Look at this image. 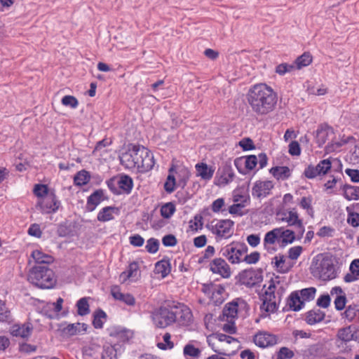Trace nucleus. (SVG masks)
I'll return each instance as SVG.
<instances>
[{
  "label": "nucleus",
  "instance_id": "obj_7",
  "mask_svg": "<svg viewBox=\"0 0 359 359\" xmlns=\"http://www.w3.org/2000/svg\"><path fill=\"white\" fill-rule=\"evenodd\" d=\"M151 319L158 328H165L177 321V314L165 306H161L151 313Z\"/></svg>",
  "mask_w": 359,
  "mask_h": 359
},
{
  "label": "nucleus",
  "instance_id": "obj_58",
  "mask_svg": "<svg viewBox=\"0 0 359 359\" xmlns=\"http://www.w3.org/2000/svg\"><path fill=\"white\" fill-rule=\"evenodd\" d=\"M294 65H289L287 63H282L276 67V72L279 75H284L287 72H290L294 69Z\"/></svg>",
  "mask_w": 359,
  "mask_h": 359
},
{
  "label": "nucleus",
  "instance_id": "obj_26",
  "mask_svg": "<svg viewBox=\"0 0 359 359\" xmlns=\"http://www.w3.org/2000/svg\"><path fill=\"white\" fill-rule=\"evenodd\" d=\"M120 210L115 206H106L102 208L97 216L98 221L102 222H109L114 219V215H119Z\"/></svg>",
  "mask_w": 359,
  "mask_h": 359
},
{
  "label": "nucleus",
  "instance_id": "obj_18",
  "mask_svg": "<svg viewBox=\"0 0 359 359\" xmlns=\"http://www.w3.org/2000/svg\"><path fill=\"white\" fill-rule=\"evenodd\" d=\"M117 184L118 188L121 190V191H116V189H113L111 187V183L109 182L108 183V187L110 189V190L114 194L124 193L126 194H129L131 192L133 187V180L130 176L127 175H122L118 177Z\"/></svg>",
  "mask_w": 359,
  "mask_h": 359
},
{
  "label": "nucleus",
  "instance_id": "obj_14",
  "mask_svg": "<svg viewBox=\"0 0 359 359\" xmlns=\"http://www.w3.org/2000/svg\"><path fill=\"white\" fill-rule=\"evenodd\" d=\"M274 183L271 180H257L252 188V196L257 199H262L271 194Z\"/></svg>",
  "mask_w": 359,
  "mask_h": 359
},
{
  "label": "nucleus",
  "instance_id": "obj_54",
  "mask_svg": "<svg viewBox=\"0 0 359 359\" xmlns=\"http://www.w3.org/2000/svg\"><path fill=\"white\" fill-rule=\"evenodd\" d=\"M338 338L343 341H349L353 339V334L350 327L340 329L337 333Z\"/></svg>",
  "mask_w": 359,
  "mask_h": 359
},
{
  "label": "nucleus",
  "instance_id": "obj_49",
  "mask_svg": "<svg viewBox=\"0 0 359 359\" xmlns=\"http://www.w3.org/2000/svg\"><path fill=\"white\" fill-rule=\"evenodd\" d=\"M51 191L52 190H50L47 185L41 184H35L33 189L34 194L38 199H41L42 197H46Z\"/></svg>",
  "mask_w": 359,
  "mask_h": 359
},
{
  "label": "nucleus",
  "instance_id": "obj_46",
  "mask_svg": "<svg viewBox=\"0 0 359 359\" xmlns=\"http://www.w3.org/2000/svg\"><path fill=\"white\" fill-rule=\"evenodd\" d=\"M347 222L353 227L359 226V213L353 211L351 207H346Z\"/></svg>",
  "mask_w": 359,
  "mask_h": 359
},
{
  "label": "nucleus",
  "instance_id": "obj_32",
  "mask_svg": "<svg viewBox=\"0 0 359 359\" xmlns=\"http://www.w3.org/2000/svg\"><path fill=\"white\" fill-rule=\"evenodd\" d=\"M344 197L348 201L359 200V187L345 184H341Z\"/></svg>",
  "mask_w": 359,
  "mask_h": 359
},
{
  "label": "nucleus",
  "instance_id": "obj_3",
  "mask_svg": "<svg viewBox=\"0 0 359 359\" xmlns=\"http://www.w3.org/2000/svg\"><path fill=\"white\" fill-rule=\"evenodd\" d=\"M311 273L315 277L324 281L334 279L337 276V271L332 257L326 255L321 259H318L312 265Z\"/></svg>",
  "mask_w": 359,
  "mask_h": 359
},
{
  "label": "nucleus",
  "instance_id": "obj_44",
  "mask_svg": "<svg viewBox=\"0 0 359 359\" xmlns=\"http://www.w3.org/2000/svg\"><path fill=\"white\" fill-rule=\"evenodd\" d=\"M174 170L173 167H171L169 169V175L167 177V180L164 184V189L166 192L168 193H172L175 189V185H176V180L173 174H172V171Z\"/></svg>",
  "mask_w": 359,
  "mask_h": 359
},
{
  "label": "nucleus",
  "instance_id": "obj_40",
  "mask_svg": "<svg viewBox=\"0 0 359 359\" xmlns=\"http://www.w3.org/2000/svg\"><path fill=\"white\" fill-rule=\"evenodd\" d=\"M296 291L299 293L298 294L304 303L305 302H310L314 299L316 289L313 287H311Z\"/></svg>",
  "mask_w": 359,
  "mask_h": 359
},
{
  "label": "nucleus",
  "instance_id": "obj_5",
  "mask_svg": "<svg viewBox=\"0 0 359 359\" xmlns=\"http://www.w3.org/2000/svg\"><path fill=\"white\" fill-rule=\"evenodd\" d=\"M248 246L244 243L232 242L221 249V254L231 264L242 262V256L247 253Z\"/></svg>",
  "mask_w": 359,
  "mask_h": 359
},
{
  "label": "nucleus",
  "instance_id": "obj_57",
  "mask_svg": "<svg viewBox=\"0 0 359 359\" xmlns=\"http://www.w3.org/2000/svg\"><path fill=\"white\" fill-rule=\"evenodd\" d=\"M245 207L243 204L235 203L229 206V212L233 215L243 216L245 214L243 210Z\"/></svg>",
  "mask_w": 359,
  "mask_h": 359
},
{
  "label": "nucleus",
  "instance_id": "obj_35",
  "mask_svg": "<svg viewBox=\"0 0 359 359\" xmlns=\"http://www.w3.org/2000/svg\"><path fill=\"white\" fill-rule=\"evenodd\" d=\"M197 174L203 180H210L214 174L215 170L212 167H208L206 163H201L196 165Z\"/></svg>",
  "mask_w": 359,
  "mask_h": 359
},
{
  "label": "nucleus",
  "instance_id": "obj_36",
  "mask_svg": "<svg viewBox=\"0 0 359 359\" xmlns=\"http://www.w3.org/2000/svg\"><path fill=\"white\" fill-rule=\"evenodd\" d=\"M312 203L313 197L311 195L302 197L298 202L299 207L302 209L305 210L306 214L309 215L311 218H313L315 211L312 205Z\"/></svg>",
  "mask_w": 359,
  "mask_h": 359
},
{
  "label": "nucleus",
  "instance_id": "obj_13",
  "mask_svg": "<svg viewBox=\"0 0 359 359\" xmlns=\"http://www.w3.org/2000/svg\"><path fill=\"white\" fill-rule=\"evenodd\" d=\"M332 168V161L327 158L320 161L317 165H309L305 168L304 175L308 179H313L318 175H325Z\"/></svg>",
  "mask_w": 359,
  "mask_h": 359
},
{
  "label": "nucleus",
  "instance_id": "obj_53",
  "mask_svg": "<svg viewBox=\"0 0 359 359\" xmlns=\"http://www.w3.org/2000/svg\"><path fill=\"white\" fill-rule=\"evenodd\" d=\"M190 177L189 171L186 168H182L177 172L178 185L184 188Z\"/></svg>",
  "mask_w": 359,
  "mask_h": 359
},
{
  "label": "nucleus",
  "instance_id": "obj_6",
  "mask_svg": "<svg viewBox=\"0 0 359 359\" xmlns=\"http://www.w3.org/2000/svg\"><path fill=\"white\" fill-rule=\"evenodd\" d=\"M249 310L248 303L242 299H236L225 305L223 309V316L229 323H231L238 316H245Z\"/></svg>",
  "mask_w": 359,
  "mask_h": 359
},
{
  "label": "nucleus",
  "instance_id": "obj_42",
  "mask_svg": "<svg viewBox=\"0 0 359 359\" xmlns=\"http://www.w3.org/2000/svg\"><path fill=\"white\" fill-rule=\"evenodd\" d=\"M77 307V313L79 316H83L90 313L89 304L88 298L83 297L79 299L76 304Z\"/></svg>",
  "mask_w": 359,
  "mask_h": 359
},
{
  "label": "nucleus",
  "instance_id": "obj_50",
  "mask_svg": "<svg viewBox=\"0 0 359 359\" xmlns=\"http://www.w3.org/2000/svg\"><path fill=\"white\" fill-rule=\"evenodd\" d=\"M100 349V345L95 343H92L83 347L82 353L84 355L88 357H94L97 353H99Z\"/></svg>",
  "mask_w": 359,
  "mask_h": 359
},
{
  "label": "nucleus",
  "instance_id": "obj_61",
  "mask_svg": "<svg viewBox=\"0 0 359 359\" xmlns=\"http://www.w3.org/2000/svg\"><path fill=\"white\" fill-rule=\"evenodd\" d=\"M245 168L249 170H253L257 164V158L255 155H250L245 158Z\"/></svg>",
  "mask_w": 359,
  "mask_h": 359
},
{
  "label": "nucleus",
  "instance_id": "obj_9",
  "mask_svg": "<svg viewBox=\"0 0 359 359\" xmlns=\"http://www.w3.org/2000/svg\"><path fill=\"white\" fill-rule=\"evenodd\" d=\"M37 206L42 214L55 213L61 206V202L58 199L54 190H52L46 197L38 199Z\"/></svg>",
  "mask_w": 359,
  "mask_h": 359
},
{
  "label": "nucleus",
  "instance_id": "obj_12",
  "mask_svg": "<svg viewBox=\"0 0 359 359\" xmlns=\"http://www.w3.org/2000/svg\"><path fill=\"white\" fill-rule=\"evenodd\" d=\"M238 278L239 283L248 287H254L263 280L262 271L253 269L242 271L238 273Z\"/></svg>",
  "mask_w": 359,
  "mask_h": 359
},
{
  "label": "nucleus",
  "instance_id": "obj_22",
  "mask_svg": "<svg viewBox=\"0 0 359 359\" xmlns=\"http://www.w3.org/2000/svg\"><path fill=\"white\" fill-rule=\"evenodd\" d=\"M280 230L278 228H275L268 231L264 238L263 245L265 250L268 252H272L276 250V248L273 245L276 243H280Z\"/></svg>",
  "mask_w": 359,
  "mask_h": 359
},
{
  "label": "nucleus",
  "instance_id": "obj_60",
  "mask_svg": "<svg viewBox=\"0 0 359 359\" xmlns=\"http://www.w3.org/2000/svg\"><path fill=\"white\" fill-rule=\"evenodd\" d=\"M162 243L165 247H173L177 243L176 237L172 234H168L163 237Z\"/></svg>",
  "mask_w": 359,
  "mask_h": 359
},
{
  "label": "nucleus",
  "instance_id": "obj_16",
  "mask_svg": "<svg viewBox=\"0 0 359 359\" xmlns=\"http://www.w3.org/2000/svg\"><path fill=\"white\" fill-rule=\"evenodd\" d=\"M253 342L260 348H268L276 345L278 337L273 334L266 331H259L253 337Z\"/></svg>",
  "mask_w": 359,
  "mask_h": 359
},
{
  "label": "nucleus",
  "instance_id": "obj_1",
  "mask_svg": "<svg viewBox=\"0 0 359 359\" xmlns=\"http://www.w3.org/2000/svg\"><path fill=\"white\" fill-rule=\"evenodd\" d=\"M277 95L265 83L252 86L247 93V100L252 111L257 116H265L276 107Z\"/></svg>",
  "mask_w": 359,
  "mask_h": 359
},
{
  "label": "nucleus",
  "instance_id": "obj_51",
  "mask_svg": "<svg viewBox=\"0 0 359 359\" xmlns=\"http://www.w3.org/2000/svg\"><path fill=\"white\" fill-rule=\"evenodd\" d=\"M344 316V318H346L349 321H352L356 318L358 320L359 308H358V306L355 305H350L345 310Z\"/></svg>",
  "mask_w": 359,
  "mask_h": 359
},
{
  "label": "nucleus",
  "instance_id": "obj_55",
  "mask_svg": "<svg viewBox=\"0 0 359 359\" xmlns=\"http://www.w3.org/2000/svg\"><path fill=\"white\" fill-rule=\"evenodd\" d=\"M159 245L160 243L158 239L150 238L147 241L145 249L149 253L154 254L158 250Z\"/></svg>",
  "mask_w": 359,
  "mask_h": 359
},
{
  "label": "nucleus",
  "instance_id": "obj_38",
  "mask_svg": "<svg viewBox=\"0 0 359 359\" xmlns=\"http://www.w3.org/2000/svg\"><path fill=\"white\" fill-rule=\"evenodd\" d=\"M31 256L35 262L38 264L37 265H40L41 264H50L53 262L52 256L44 253L39 250L32 251Z\"/></svg>",
  "mask_w": 359,
  "mask_h": 359
},
{
  "label": "nucleus",
  "instance_id": "obj_63",
  "mask_svg": "<svg viewBox=\"0 0 359 359\" xmlns=\"http://www.w3.org/2000/svg\"><path fill=\"white\" fill-rule=\"evenodd\" d=\"M27 233L29 236L40 238L42 235V231L41 230L40 225L38 224H32L28 229Z\"/></svg>",
  "mask_w": 359,
  "mask_h": 359
},
{
  "label": "nucleus",
  "instance_id": "obj_29",
  "mask_svg": "<svg viewBox=\"0 0 359 359\" xmlns=\"http://www.w3.org/2000/svg\"><path fill=\"white\" fill-rule=\"evenodd\" d=\"M278 230H280V246H285L287 244L292 243L297 238L296 229L294 231H292L288 229H285L284 227H278Z\"/></svg>",
  "mask_w": 359,
  "mask_h": 359
},
{
  "label": "nucleus",
  "instance_id": "obj_17",
  "mask_svg": "<svg viewBox=\"0 0 359 359\" xmlns=\"http://www.w3.org/2000/svg\"><path fill=\"white\" fill-rule=\"evenodd\" d=\"M210 269L213 273L219 274L224 278L231 276V269L226 262L222 258L214 259L210 265Z\"/></svg>",
  "mask_w": 359,
  "mask_h": 359
},
{
  "label": "nucleus",
  "instance_id": "obj_15",
  "mask_svg": "<svg viewBox=\"0 0 359 359\" xmlns=\"http://www.w3.org/2000/svg\"><path fill=\"white\" fill-rule=\"evenodd\" d=\"M235 174L231 165L224 164L217 172L215 177V184L219 187H224L233 180Z\"/></svg>",
  "mask_w": 359,
  "mask_h": 359
},
{
  "label": "nucleus",
  "instance_id": "obj_56",
  "mask_svg": "<svg viewBox=\"0 0 359 359\" xmlns=\"http://www.w3.org/2000/svg\"><path fill=\"white\" fill-rule=\"evenodd\" d=\"M61 102L65 106H69L73 109H75L79 105L77 99L72 95H65L62 97Z\"/></svg>",
  "mask_w": 359,
  "mask_h": 359
},
{
  "label": "nucleus",
  "instance_id": "obj_41",
  "mask_svg": "<svg viewBox=\"0 0 359 359\" xmlns=\"http://www.w3.org/2000/svg\"><path fill=\"white\" fill-rule=\"evenodd\" d=\"M102 359H117V351L114 346L106 344L103 346Z\"/></svg>",
  "mask_w": 359,
  "mask_h": 359
},
{
  "label": "nucleus",
  "instance_id": "obj_34",
  "mask_svg": "<svg viewBox=\"0 0 359 359\" xmlns=\"http://www.w3.org/2000/svg\"><path fill=\"white\" fill-rule=\"evenodd\" d=\"M270 173L278 180H285L288 179L290 175V170L287 166H276L269 170Z\"/></svg>",
  "mask_w": 359,
  "mask_h": 359
},
{
  "label": "nucleus",
  "instance_id": "obj_33",
  "mask_svg": "<svg viewBox=\"0 0 359 359\" xmlns=\"http://www.w3.org/2000/svg\"><path fill=\"white\" fill-rule=\"evenodd\" d=\"M233 201L247 206L250 203L249 194L242 188L235 189L232 193Z\"/></svg>",
  "mask_w": 359,
  "mask_h": 359
},
{
  "label": "nucleus",
  "instance_id": "obj_28",
  "mask_svg": "<svg viewBox=\"0 0 359 359\" xmlns=\"http://www.w3.org/2000/svg\"><path fill=\"white\" fill-rule=\"evenodd\" d=\"M325 313L320 309L314 308L305 314V321L307 324L312 325L320 323L324 320Z\"/></svg>",
  "mask_w": 359,
  "mask_h": 359
},
{
  "label": "nucleus",
  "instance_id": "obj_43",
  "mask_svg": "<svg viewBox=\"0 0 359 359\" xmlns=\"http://www.w3.org/2000/svg\"><path fill=\"white\" fill-rule=\"evenodd\" d=\"M312 62V56L309 53H304L302 55L299 56L294 64L297 69H300L304 67L309 65Z\"/></svg>",
  "mask_w": 359,
  "mask_h": 359
},
{
  "label": "nucleus",
  "instance_id": "obj_47",
  "mask_svg": "<svg viewBox=\"0 0 359 359\" xmlns=\"http://www.w3.org/2000/svg\"><path fill=\"white\" fill-rule=\"evenodd\" d=\"M155 269L157 273L165 277L170 271V264L168 261L161 260L156 264Z\"/></svg>",
  "mask_w": 359,
  "mask_h": 359
},
{
  "label": "nucleus",
  "instance_id": "obj_45",
  "mask_svg": "<svg viewBox=\"0 0 359 359\" xmlns=\"http://www.w3.org/2000/svg\"><path fill=\"white\" fill-rule=\"evenodd\" d=\"M176 210L175 205L172 203H166L161 208V215L163 218H170Z\"/></svg>",
  "mask_w": 359,
  "mask_h": 359
},
{
  "label": "nucleus",
  "instance_id": "obj_27",
  "mask_svg": "<svg viewBox=\"0 0 359 359\" xmlns=\"http://www.w3.org/2000/svg\"><path fill=\"white\" fill-rule=\"evenodd\" d=\"M88 325L86 323H71L68 324L62 330V333L66 337H72L81 332H86Z\"/></svg>",
  "mask_w": 359,
  "mask_h": 359
},
{
  "label": "nucleus",
  "instance_id": "obj_23",
  "mask_svg": "<svg viewBox=\"0 0 359 359\" xmlns=\"http://www.w3.org/2000/svg\"><path fill=\"white\" fill-rule=\"evenodd\" d=\"M172 309H175L174 312L177 314V321L180 324L187 325L190 323L191 319V312L190 309L185 305L177 304L172 306Z\"/></svg>",
  "mask_w": 359,
  "mask_h": 359
},
{
  "label": "nucleus",
  "instance_id": "obj_31",
  "mask_svg": "<svg viewBox=\"0 0 359 359\" xmlns=\"http://www.w3.org/2000/svg\"><path fill=\"white\" fill-rule=\"evenodd\" d=\"M350 273H346L344 277L346 283H352L359 280V259L351 262L349 266Z\"/></svg>",
  "mask_w": 359,
  "mask_h": 359
},
{
  "label": "nucleus",
  "instance_id": "obj_59",
  "mask_svg": "<svg viewBox=\"0 0 359 359\" xmlns=\"http://www.w3.org/2000/svg\"><path fill=\"white\" fill-rule=\"evenodd\" d=\"M329 129L319 128L317 130L316 139L319 144H323L327 140Z\"/></svg>",
  "mask_w": 359,
  "mask_h": 359
},
{
  "label": "nucleus",
  "instance_id": "obj_48",
  "mask_svg": "<svg viewBox=\"0 0 359 359\" xmlns=\"http://www.w3.org/2000/svg\"><path fill=\"white\" fill-rule=\"evenodd\" d=\"M106 318L107 314L104 311L101 309L96 311L94 313V318L93 320L94 327L96 329L102 328L104 324L102 319H105Z\"/></svg>",
  "mask_w": 359,
  "mask_h": 359
},
{
  "label": "nucleus",
  "instance_id": "obj_37",
  "mask_svg": "<svg viewBox=\"0 0 359 359\" xmlns=\"http://www.w3.org/2000/svg\"><path fill=\"white\" fill-rule=\"evenodd\" d=\"M13 322V318L11 311L6 306L5 302L0 299V323L11 325Z\"/></svg>",
  "mask_w": 359,
  "mask_h": 359
},
{
  "label": "nucleus",
  "instance_id": "obj_25",
  "mask_svg": "<svg viewBox=\"0 0 359 359\" xmlns=\"http://www.w3.org/2000/svg\"><path fill=\"white\" fill-rule=\"evenodd\" d=\"M104 199V191L101 189L95 190L87 198L86 209L90 212L93 211Z\"/></svg>",
  "mask_w": 359,
  "mask_h": 359
},
{
  "label": "nucleus",
  "instance_id": "obj_10",
  "mask_svg": "<svg viewBox=\"0 0 359 359\" xmlns=\"http://www.w3.org/2000/svg\"><path fill=\"white\" fill-rule=\"evenodd\" d=\"M283 222H285L288 226H293L296 229L297 239H301L305 231L303 220L299 218L295 208L286 210L283 212Z\"/></svg>",
  "mask_w": 359,
  "mask_h": 359
},
{
  "label": "nucleus",
  "instance_id": "obj_2",
  "mask_svg": "<svg viewBox=\"0 0 359 359\" xmlns=\"http://www.w3.org/2000/svg\"><path fill=\"white\" fill-rule=\"evenodd\" d=\"M27 280L41 289L53 288L57 283L55 273L44 265H35L29 271Z\"/></svg>",
  "mask_w": 359,
  "mask_h": 359
},
{
  "label": "nucleus",
  "instance_id": "obj_39",
  "mask_svg": "<svg viewBox=\"0 0 359 359\" xmlns=\"http://www.w3.org/2000/svg\"><path fill=\"white\" fill-rule=\"evenodd\" d=\"M90 179L89 172L86 170L79 171L74 177V183L76 186L81 187L88 183Z\"/></svg>",
  "mask_w": 359,
  "mask_h": 359
},
{
  "label": "nucleus",
  "instance_id": "obj_21",
  "mask_svg": "<svg viewBox=\"0 0 359 359\" xmlns=\"http://www.w3.org/2000/svg\"><path fill=\"white\" fill-rule=\"evenodd\" d=\"M200 343L195 340L189 341L183 348V355L186 359H198L202 350L198 347Z\"/></svg>",
  "mask_w": 359,
  "mask_h": 359
},
{
  "label": "nucleus",
  "instance_id": "obj_19",
  "mask_svg": "<svg viewBox=\"0 0 359 359\" xmlns=\"http://www.w3.org/2000/svg\"><path fill=\"white\" fill-rule=\"evenodd\" d=\"M140 154L142 156L138 170L140 172H147L151 170L155 163L153 154L148 149L143 147Z\"/></svg>",
  "mask_w": 359,
  "mask_h": 359
},
{
  "label": "nucleus",
  "instance_id": "obj_24",
  "mask_svg": "<svg viewBox=\"0 0 359 359\" xmlns=\"http://www.w3.org/2000/svg\"><path fill=\"white\" fill-rule=\"evenodd\" d=\"M140 276V266L137 262H131L126 271L121 273L120 278L123 281L130 279L133 281L137 280Z\"/></svg>",
  "mask_w": 359,
  "mask_h": 359
},
{
  "label": "nucleus",
  "instance_id": "obj_30",
  "mask_svg": "<svg viewBox=\"0 0 359 359\" xmlns=\"http://www.w3.org/2000/svg\"><path fill=\"white\" fill-rule=\"evenodd\" d=\"M299 293L295 290L290 293L287 299V306L294 311H298L304 306V303L302 300Z\"/></svg>",
  "mask_w": 359,
  "mask_h": 359
},
{
  "label": "nucleus",
  "instance_id": "obj_8",
  "mask_svg": "<svg viewBox=\"0 0 359 359\" xmlns=\"http://www.w3.org/2000/svg\"><path fill=\"white\" fill-rule=\"evenodd\" d=\"M234 222L231 219L213 220L208 228L219 238H229L233 233Z\"/></svg>",
  "mask_w": 359,
  "mask_h": 359
},
{
  "label": "nucleus",
  "instance_id": "obj_52",
  "mask_svg": "<svg viewBox=\"0 0 359 359\" xmlns=\"http://www.w3.org/2000/svg\"><path fill=\"white\" fill-rule=\"evenodd\" d=\"M163 342H158L157 346L161 350H170L174 347V343L171 341V334L166 332L163 336Z\"/></svg>",
  "mask_w": 359,
  "mask_h": 359
},
{
  "label": "nucleus",
  "instance_id": "obj_20",
  "mask_svg": "<svg viewBox=\"0 0 359 359\" xmlns=\"http://www.w3.org/2000/svg\"><path fill=\"white\" fill-rule=\"evenodd\" d=\"M111 294L117 301L121 302L129 306L135 305L136 300L133 294L123 293L118 286L114 285L111 288Z\"/></svg>",
  "mask_w": 359,
  "mask_h": 359
},
{
  "label": "nucleus",
  "instance_id": "obj_62",
  "mask_svg": "<svg viewBox=\"0 0 359 359\" xmlns=\"http://www.w3.org/2000/svg\"><path fill=\"white\" fill-rule=\"evenodd\" d=\"M260 258V254L258 252H253L250 255H246L242 260L248 264H256Z\"/></svg>",
  "mask_w": 359,
  "mask_h": 359
},
{
  "label": "nucleus",
  "instance_id": "obj_11",
  "mask_svg": "<svg viewBox=\"0 0 359 359\" xmlns=\"http://www.w3.org/2000/svg\"><path fill=\"white\" fill-rule=\"evenodd\" d=\"M143 146L134 145L131 149L125 152L121 156V163L127 168H137L140 166L141 159L140 152L142 151Z\"/></svg>",
  "mask_w": 359,
  "mask_h": 359
},
{
  "label": "nucleus",
  "instance_id": "obj_64",
  "mask_svg": "<svg viewBox=\"0 0 359 359\" xmlns=\"http://www.w3.org/2000/svg\"><path fill=\"white\" fill-rule=\"evenodd\" d=\"M346 303V297L345 294L337 296L334 300L335 309L338 311H341L345 308Z\"/></svg>",
  "mask_w": 359,
  "mask_h": 359
},
{
  "label": "nucleus",
  "instance_id": "obj_4",
  "mask_svg": "<svg viewBox=\"0 0 359 359\" xmlns=\"http://www.w3.org/2000/svg\"><path fill=\"white\" fill-rule=\"evenodd\" d=\"M276 285L273 280H271L267 289L259 296L262 304L260 306L262 317L265 318L271 313H275L278 309V303L275 294Z\"/></svg>",
  "mask_w": 359,
  "mask_h": 359
}]
</instances>
